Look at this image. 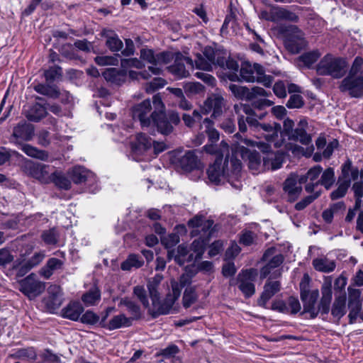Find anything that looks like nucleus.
<instances>
[{"label": "nucleus", "instance_id": "obj_17", "mask_svg": "<svg viewBox=\"0 0 363 363\" xmlns=\"http://www.w3.org/2000/svg\"><path fill=\"white\" fill-rule=\"evenodd\" d=\"M299 177L290 174L283 183V191L286 195L287 201L292 203L298 199L302 192L301 184L298 182Z\"/></svg>", "mask_w": 363, "mask_h": 363}, {"label": "nucleus", "instance_id": "obj_58", "mask_svg": "<svg viewBox=\"0 0 363 363\" xmlns=\"http://www.w3.org/2000/svg\"><path fill=\"white\" fill-rule=\"evenodd\" d=\"M188 252L186 246L180 245L177 247V254L176 255H174V250L168 251V259H172L174 257V260L182 265L184 263V259H182V257H184L188 254Z\"/></svg>", "mask_w": 363, "mask_h": 363}, {"label": "nucleus", "instance_id": "obj_41", "mask_svg": "<svg viewBox=\"0 0 363 363\" xmlns=\"http://www.w3.org/2000/svg\"><path fill=\"white\" fill-rule=\"evenodd\" d=\"M47 116L46 108L41 104L36 103L33 105L26 112V118L33 122H38Z\"/></svg>", "mask_w": 363, "mask_h": 363}, {"label": "nucleus", "instance_id": "obj_5", "mask_svg": "<svg viewBox=\"0 0 363 363\" xmlns=\"http://www.w3.org/2000/svg\"><path fill=\"white\" fill-rule=\"evenodd\" d=\"M286 39L284 44L286 49L292 54L298 53L306 45L302 31L296 26H282L279 28Z\"/></svg>", "mask_w": 363, "mask_h": 363}, {"label": "nucleus", "instance_id": "obj_18", "mask_svg": "<svg viewBox=\"0 0 363 363\" xmlns=\"http://www.w3.org/2000/svg\"><path fill=\"white\" fill-rule=\"evenodd\" d=\"M48 295L43 299L47 309L54 313L58 309L63 302L62 294L60 286L51 285L48 289Z\"/></svg>", "mask_w": 363, "mask_h": 363}, {"label": "nucleus", "instance_id": "obj_63", "mask_svg": "<svg viewBox=\"0 0 363 363\" xmlns=\"http://www.w3.org/2000/svg\"><path fill=\"white\" fill-rule=\"evenodd\" d=\"M179 352V347L175 345H170L164 349L161 350L155 356H162L164 359L174 357Z\"/></svg>", "mask_w": 363, "mask_h": 363}, {"label": "nucleus", "instance_id": "obj_57", "mask_svg": "<svg viewBox=\"0 0 363 363\" xmlns=\"http://www.w3.org/2000/svg\"><path fill=\"white\" fill-rule=\"evenodd\" d=\"M352 190L354 192V196L355 198V204L354 209L358 210L362 205V197H363V182L362 181H356L354 182L352 186Z\"/></svg>", "mask_w": 363, "mask_h": 363}, {"label": "nucleus", "instance_id": "obj_59", "mask_svg": "<svg viewBox=\"0 0 363 363\" xmlns=\"http://www.w3.org/2000/svg\"><path fill=\"white\" fill-rule=\"evenodd\" d=\"M320 196V191H315L313 194L309 195L303 198L300 201L295 204V209L297 211H302L313 201L318 199Z\"/></svg>", "mask_w": 363, "mask_h": 363}, {"label": "nucleus", "instance_id": "obj_48", "mask_svg": "<svg viewBox=\"0 0 363 363\" xmlns=\"http://www.w3.org/2000/svg\"><path fill=\"white\" fill-rule=\"evenodd\" d=\"M335 182V177L334 169L332 167H328L323 172L320 179L316 181L315 184H320L326 189H330Z\"/></svg>", "mask_w": 363, "mask_h": 363}, {"label": "nucleus", "instance_id": "obj_1", "mask_svg": "<svg viewBox=\"0 0 363 363\" xmlns=\"http://www.w3.org/2000/svg\"><path fill=\"white\" fill-rule=\"evenodd\" d=\"M242 163L240 160L234 156H226L223 160V156H218L211 165L207 169L209 181L216 184H221L227 181L236 189L242 188L240 182Z\"/></svg>", "mask_w": 363, "mask_h": 363}, {"label": "nucleus", "instance_id": "obj_27", "mask_svg": "<svg viewBox=\"0 0 363 363\" xmlns=\"http://www.w3.org/2000/svg\"><path fill=\"white\" fill-rule=\"evenodd\" d=\"M191 277L187 274L181 275L179 281L172 280L171 286L172 293L169 294L171 296V301H172V306L175 301L179 298L181 295L182 289L184 287L191 286Z\"/></svg>", "mask_w": 363, "mask_h": 363}, {"label": "nucleus", "instance_id": "obj_4", "mask_svg": "<svg viewBox=\"0 0 363 363\" xmlns=\"http://www.w3.org/2000/svg\"><path fill=\"white\" fill-rule=\"evenodd\" d=\"M203 54L204 57L201 54L196 55L195 59L196 69L211 71L213 65H218L221 68L224 67L225 52L223 50L207 46L204 48Z\"/></svg>", "mask_w": 363, "mask_h": 363}, {"label": "nucleus", "instance_id": "obj_11", "mask_svg": "<svg viewBox=\"0 0 363 363\" xmlns=\"http://www.w3.org/2000/svg\"><path fill=\"white\" fill-rule=\"evenodd\" d=\"M340 89L347 92L352 97L363 96V76L348 75L342 81Z\"/></svg>", "mask_w": 363, "mask_h": 363}, {"label": "nucleus", "instance_id": "obj_31", "mask_svg": "<svg viewBox=\"0 0 363 363\" xmlns=\"http://www.w3.org/2000/svg\"><path fill=\"white\" fill-rule=\"evenodd\" d=\"M84 311V308L79 302L74 301L69 303L61 311L62 316L71 320H78L81 314Z\"/></svg>", "mask_w": 363, "mask_h": 363}, {"label": "nucleus", "instance_id": "obj_42", "mask_svg": "<svg viewBox=\"0 0 363 363\" xmlns=\"http://www.w3.org/2000/svg\"><path fill=\"white\" fill-rule=\"evenodd\" d=\"M62 354L55 353L52 350L46 348L40 352L36 363H62Z\"/></svg>", "mask_w": 363, "mask_h": 363}, {"label": "nucleus", "instance_id": "obj_22", "mask_svg": "<svg viewBox=\"0 0 363 363\" xmlns=\"http://www.w3.org/2000/svg\"><path fill=\"white\" fill-rule=\"evenodd\" d=\"M47 168L48 166L45 164L31 160L26 161L23 165V170L27 175L40 181H44L48 176Z\"/></svg>", "mask_w": 363, "mask_h": 363}, {"label": "nucleus", "instance_id": "obj_43", "mask_svg": "<svg viewBox=\"0 0 363 363\" xmlns=\"http://www.w3.org/2000/svg\"><path fill=\"white\" fill-rule=\"evenodd\" d=\"M347 312L346 310V296L341 295L335 297L331 309V314L340 319Z\"/></svg>", "mask_w": 363, "mask_h": 363}, {"label": "nucleus", "instance_id": "obj_61", "mask_svg": "<svg viewBox=\"0 0 363 363\" xmlns=\"http://www.w3.org/2000/svg\"><path fill=\"white\" fill-rule=\"evenodd\" d=\"M133 294L142 303L143 306L146 308H150L149 301L147 297L146 291L142 286H136L133 289Z\"/></svg>", "mask_w": 363, "mask_h": 363}, {"label": "nucleus", "instance_id": "obj_47", "mask_svg": "<svg viewBox=\"0 0 363 363\" xmlns=\"http://www.w3.org/2000/svg\"><path fill=\"white\" fill-rule=\"evenodd\" d=\"M126 74V71L123 68L121 70H118L116 68H110L104 72V77L107 81L117 84L123 82Z\"/></svg>", "mask_w": 363, "mask_h": 363}, {"label": "nucleus", "instance_id": "obj_45", "mask_svg": "<svg viewBox=\"0 0 363 363\" xmlns=\"http://www.w3.org/2000/svg\"><path fill=\"white\" fill-rule=\"evenodd\" d=\"M12 357L16 359H26L35 362L38 360V354L34 347L18 349Z\"/></svg>", "mask_w": 363, "mask_h": 363}, {"label": "nucleus", "instance_id": "obj_34", "mask_svg": "<svg viewBox=\"0 0 363 363\" xmlns=\"http://www.w3.org/2000/svg\"><path fill=\"white\" fill-rule=\"evenodd\" d=\"M174 59L173 54L170 52H162L157 53L155 67H149L148 70L152 74L159 75L162 72L161 66L167 65Z\"/></svg>", "mask_w": 363, "mask_h": 363}, {"label": "nucleus", "instance_id": "obj_9", "mask_svg": "<svg viewBox=\"0 0 363 363\" xmlns=\"http://www.w3.org/2000/svg\"><path fill=\"white\" fill-rule=\"evenodd\" d=\"M257 273L254 269L242 270L237 276L236 281L230 280V285L238 284V289L241 291L245 298H250L255 293V281Z\"/></svg>", "mask_w": 363, "mask_h": 363}, {"label": "nucleus", "instance_id": "obj_53", "mask_svg": "<svg viewBox=\"0 0 363 363\" xmlns=\"http://www.w3.org/2000/svg\"><path fill=\"white\" fill-rule=\"evenodd\" d=\"M198 299V294L196 292L195 286H189L185 288L182 303L185 308H189L192 304L196 302Z\"/></svg>", "mask_w": 363, "mask_h": 363}, {"label": "nucleus", "instance_id": "obj_56", "mask_svg": "<svg viewBox=\"0 0 363 363\" xmlns=\"http://www.w3.org/2000/svg\"><path fill=\"white\" fill-rule=\"evenodd\" d=\"M101 298V293L99 289L92 288L86 293H85L82 297V301L86 306L95 305L97 302L99 301Z\"/></svg>", "mask_w": 363, "mask_h": 363}, {"label": "nucleus", "instance_id": "obj_23", "mask_svg": "<svg viewBox=\"0 0 363 363\" xmlns=\"http://www.w3.org/2000/svg\"><path fill=\"white\" fill-rule=\"evenodd\" d=\"M233 109L238 116H240L242 113L243 115H247L245 121L251 127H259L261 123H259L257 118L262 119L264 116V114H261L258 116L250 106L242 103L235 104Z\"/></svg>", "mask_w": 363, "mask_h": 363}, {"label": "nucleus", "instance_id": "obj_20", "mask_svg": "<svg viewBox=\"0 0 363 363\" xmlns=\"http://www.w3.org/2000/svg\"><path fill=\"white\" fill-rule=\"evenodd\" d=\"M323 171V168L320 165H315L311 168L306 174L299 177L298 182L300 184L307 183L305 186V190L308 193H313L314 189L318 184L316 181Z\"/></svg>", "mask_w": 363, "mask_h": 363}, {"label": "nucleus", "instance_id": "obj_50", "mask_svg": "<svg viewBox=\"0 0 363 363\" xmlns=\"http://www.w3.org/2000/svg\"><path fill=\"white\" fill-rule=\"evenodd\" d=\"M144 264V261L135 254L130 255L128 258L121 263V268L124 271H129L133 267L140 268Z\"/></svg>", "mask_w": 363, "mask_h": 363}, {"label": "nucleus", "instance_id": "obj_6", "mask_svg": "<svg viewBox=\"0 0 363 363\" xmlns=\"http://www.w3.org/2000/svg\"><path fill=\"white\" fill-rule=\"evenodd\" d=\"M342 174L344 181L340 182L338 187L331 192L332 200H337L345 196L351 184V180L355 181L359 177V169L352 166V162L347 160L342 166Z\"/></svg>", "mask_w": 363, "mask_h": 363}, {"label": "nucleus", "instance_id": "obj_29", "mask_svg": "<svg viewBox=\"0 0 363 363\" xmlns=\"http://www.w3.org/2000/svg\"><path fill=\"white\" fill-rule=\"evenodd\" d=\"M271 14L272 22H278L284 20L291 22H297L298 21V16L295 13L279 6H271Z\"/></svg>", "mask_w": 363, "mask_h": 363}, {"label": "nucleus", "instance_id": "obj_12", "mask_svg": "<svg viewBox=\"0 0 363 363\" xmlns=\"http://www.w3.org/2000/svg\"><path fill=\"white\" fill-rule=\"evenodd\" d=\"M33 135V125L26 121H21L13 127L9 140L11 143L20 146L24 142L30 140Z\"/></svg>", "mask_w": 363, "mask_h": 363}, {"label": "nucleus", "instance_id": "obj_60", "mask_svg": "<svg viewBox=\"0 0 363 363\" xmlns=\"http://www.w3.org/2000/svg\"><path fill=\"white\" fill-rule=\"evenodd\" d=\"M119 57V55L116 56H97L95 58V62L100 66L118 65Z\"/></svg>", "mask_w": 363, "mask_h": 363}, {"label": "nucleus", "instance_id": "obj_49", "mask_svg": "<svg viewBox=\"0 0 363 363\" xmlns=\"http://www.w3.org/2000/svg\"><path fill=\"white\" fill-rule=\"evenodd\" d=\"M240 77L242 81L246 82H254L256 80V75L253 65L248 62H242L240 70Z\"/></svg>", "mask_w": 363, "mask_h": 363}, {"label": "nucleus", "instance_id": "obj_33", "mask_svg": "<svg viewBox=\"0 0 363 363\" xmlns=\"http://www.w3.org/2000/svg\"><path fill=\"white\" fill-rule=\"evenodd\" d=\"M63 262L57 258H50L45 265L43 267L39 274L45 279H49L54 273L55 271L62 269Z\"/></svg>", "mask_w": 363, "mask_h": 363}, {"label": "nucleus", "instance_id": "obj_21", "mask_svg": "<svg viewBox=\"0 0 363 363\" xmlns=\"http://www.w3.org/2000/svg\"><path fill=\"white\" fill-rule=\"evenodd\" d=\"M318 296V290L313 291L301 290V299L303 303L304 312L309 313L312 318H315L318 314V311L315 307Z\"/></svg>", "mask_w": 363, "mask_h": 363}, {"label": "nucleus", "instance_id": "obj_15", "mask_svg": "<svg viewBox=\"0 0 363 363\" xmlns=\"http://www.w3.org/2000/svg\"><path fill=\"white\" fill-rule=\"evenodd\" d=\"M275 247H270L267 249L263 255L262 259L268 262L265 266L261 269V278L267 277L271 271L281 265L284 257L281 254H277Z\"/></svg>", "mask_w": 363, "mask_h": 363}, {"label": "nucleus", "instance_id": "obj_8", "mask_svg": "<svg viewBox=\"0 0 363 363\" xmlns=\"http://www.w3.org/2000/svg\"><path fill=\"white\" fill-rule=\"evenodd\" d=\"M19 290L30 300L35 299L45 289V283L41 281L37 274L31 273L18 282Z\"/></svg>", "mask_w": 363, "mask_h": 363}, {"label": "nucleus", "instance_id": "obj_24", "mask_svg": "<svg viewBox=\"0 0 363 363\" xmlns=\"http://www.w3.org/2000/svg\"><path fill=\"white\" fill-rule=\"evenodd\" d=\"M281 289V284L279 281L268 280L264 286L262 293L257 300L258 306L264 308H267V302Z\"/></svg>", "mask_w": 363, "mask_h": 363}, {"label": "nucleus", "instance_id": "obj_28", "mask_svg": "<svg viewBox=\"0 0 363 363\" xmlns=\"http://www.w3.org/2000/svg\"><path fill=\"white\" fill-rule=\"evenodd\" d=\"M260 128L264 131V137L268 143H274L275 147H280L283 144V140L277 141L279 133H281V127L278 123H274V125L270 124L263 123L260 124Z\"/></svg>", "mask_w": 363, "mask_h": 363}, {"label": "nucleus", "instance_id": "obj_35", "mask_svg": "<svg viewBox=\"0 0 363 363\" xmlns=\"http://www.w3.org/2000/svg\"><path fill=\"white\" fill-rule=\"evenodd\" d=\"M200 130H203L208 138L211 143H216L218 141L220 135L214 127V123L208 118H206L200 124Z\"/></svg>", "mask_w": 363, "mask_h": 363}, {"label": "nucleus", "instance_id": "obj_32", "mask_svg": "<svg viewBox=\"0 0 363 363\" xmlns=\"http://www.w3.org/2000/svg\"><path fill=\"white\" fill-rule=\"evenodd\" d=\"M242 157L248 161V167L253 171V174H257L261 164V157L256 151H250L246 148L242 149Z\"/></svg>", "mask_w": 363, "mask_h": 363}, {"label": "nucleus", "instance_id": "obj_54", "mask_svg": "<svg viewBox=\"0 0 363 363\" xmlns=\"http://www.w3.org/2000/svg\"><path fill=\"white\" fill-rule=\"evenodd\" d=\"M228 89L237 99L250 100V89L247 87L230 84Z\"/></svg>", "mask_w": 363, "mask_h": 363}, {"label": "nucleus", "instance_id": "obj_14", "mask_svg": "<svg viewBox=\"0 0 363 363\" xmlns=\"http://www.w3.org/2000/svg\"><path fill=\"white\" fill-rule=\"evenodd\" d=\"M151 109V103L148 99L135 105L132 109L133 119L138 120L143 128L150 126L152 121Z\"/></svg>", "mask_w": 363, "mask_h": 363}, {"label": "nucleus", "instance_id": "obj_2", "mask_svg": "<svg viewBox=\"0 0 363 363\" xmlns=\"http://www.w3.org/2000/svg\"><path fill=\"white\" fill-rule=\"evenodd\" d=\"M162 279L163 276L157 274L154 277L150 279L147 282V289L152 301V308H150V313L154 318L160 315L168 314L172 308V301L169 294L167 295L163 301L160 300L158 288Z\"/></svg>", "mask_w": 363, "mask_h": 363}, {"label": "nucleus", "instance_id": "obj_51", "mask_svg": "<svg viewBox=\"0 0 363 363\" xmlns=\"http://www.w3.org/2000/svg\"><path fill=\"white\" fill-rule=\"evenodd\" d=\"M60 233L56 228L45 230L42 232L40 238L47 245H55L58 242Z\"/></svg>", "mask_w": 363, "mask_h": 363}, {"label": "nucleus", "instance_id": "obj_13", "mask_svg": "<svg viewBox=\"0 0 363 363\" xmlns=\"http://www.w3.org/2000/svg\"><path fill=\"white\" fill-rule=\"evenodd\" d=\"M225 107V102L223 96L213 94L208 97L202 106L204 115L212 111L211 118H216L222 115Z\"/></svg>", "mask_w": 363, "mask_h": 363}, {"label": "nucleus", "instance_id": "obj_62", "mask_svg": "<svg viewBox=\"0 0 363 363\" xmlns=\"http://www.w3.org/2000/svg\"><path fill=\"white\" fill-rule=\"evenodd\" d=\"M121 65L126 72L128 69L132 67L142 69L144 66L143 62L137 58L121 59Z\"/></svg>", "mask_w": 363, "mask_h": 363}, {"label": "nucleus", "instance_id": "obj_16", "mask_svg": "<svg viewBox=\"0 0 363 363\" xmlns=\"http://www.w3.org/2000/svg\"><path fill=\"white\" fill-rule=\"evenodd\" d=\"M152 144L154 145L155 149L157 152H162L164 150V145L162 144L161 145V147H157L160 145L159 143H156L144 133L137 134L135 136V140L131 142L130 145L133 152L136 155H141L150 149Z\"/></svg>", "mask_w": 363, "mask_h": 363}, {"label": "nucleus", "instance_id": "obj_30", "mask_svg": "<svg viewBox=\"0 0 363 363\" xmlns=\"http://www.w3.org/2000/svg\"><path fill=\"white\" fill-rule=\"evenodd\" d=\"M263 167L267 170H276L281 168L284 155L282 153L277 152H269L263 157Z\"/></svg>", "mask_w": 363, "mask_h": 363}, {"label": "nucleus", "instance_id": "obj_38", "mask_svg": "<svg viewBox=\"0 0 363 363\" xmlns=\"http://www.w3.org/2000/svg\"><path fill=\"white\" fill-rule=\"evenodd\" d=\"M103 35L106 38V45L111 52H118L122 50L123 43L113 31L104 30Z\"/></svg>", "mask_w": 363, "mask_h": 363}, {"label": "nucleus", "instance_id": "obj_55", "mask_svg": "<svg viewBox=\"0 0 363 363\" xmlns=\"http://www.w3.org/2000/svg\"><path fill=\"white\" fill-rule=\"evenodd\" d=\"M52 182L58 188L67 190L71 188L70 180L61 172H55L51 175Z\"/></svg>", "mask_w": 363, "mask_h": 363}, {"label": "nucleus", "instance_id": "obj_40", "mask_svg": "<svg viewBox=\"0 0 363 363\" xmlns=\"http://www.w3.org/2000/svg\"><path fill=\"white\" fill-rule=\"evenodd\" d=\"M118 306H125L126 307L127 311H128L130 317H128V318H132V321L133 320H138L141 316L140 308V306L131 301L129 298L125 297L120 299V302L118 303Z\"/></svg>", "mask_w": 363, "mask_h": 363}, {"label": "nucleus", "instance_id": "obj_26", "mask_svg": "<svg viewBox=\"0 0 363 363\" xmlns=\"http://www.w3.org/2000/svg\"><path fill=\"white\" fill-rule=\"evenodd\" d=\"M348 308L350 309L349 318H356L362 308L360 300L361 291L359 289L348 288Z\"/></svg>", "mask_w": 363, "mask_h": 363}, {"label": "nucleus", "instance_id": "obj_37", "mask_svg": "<svg viewBox=\"0 0 363 363\" xmlns=\"http://www.w3.org/2000/svg\"><path fill=\"white\" fill-rule=\"evenodd\" d=\"M69 176L75 184H81L87 181L88 179L93 177V173L86 168L78 166L72 168L69 172Z\"/></svg>", "mask_w": 363, "mask_h": 363}, {"label": "nucleus", "instance_id": "obj_25", "mask_svg": "<svg viewBox=\"0 0 363 363\" xmlns=\"http://www.w3.org/2000/svg\"><path fill=\"white\" fill-rule=\"evenodd\" d=\"M307 128L308 122L306 120H301L292 134L290 135L289 139L298 141L304 145H310L312 139L311 135L307 133Z\"/></svg>", "mask_w": 363, "mask_h": 363}, {"label": "nucleus", "instance_id": "obj_3", "mask_svg": "<svg viewBox=\"0 0 363 363\" xmlns=\"http://www.w3.org/2000/svg\"><path fill=\"white\" fill-rule=\"evenodd\" d=\"M347 62L342 57L331 54L325 55L316 66V72L320 75L341 78L346 72Z\"/></svg>", "mask_w": 363, "mask_h": 363}, {"label": "nucleus", "instance_id": "obj_7", "mask_svg": "<svg viewBox=\"0 0 363 363\" xmlns=\"http://www.w3.org/2000/svg\"><path fill=\"white\" fill-rule=\"evenodd\" d=\"M153 123L157 128V130L163 135L170 134L174 129V125L180 123V117L178 113L174 111L169 112L167 114L164 112L157 113L153 111L151 113Z\"/></svg>", "mask_w": 363, "mask_h": 363}, {"label": "nucleus", "instance_id": "obj_44", "mask_svg": "<svg viewBox=\"0 0 363 363\" xmlns=\"http://www.w3.org/2000/svg\"><path fill=\"white\" fill-rule=\"evenodd\" d=\"M21 146V150L29 157H34L43 161H47L49 157L48 152L45 150H38V148L29 145L22 144Z\"/></svg>", "mask_w": 363, "mask_h": 363}, {"label": "nucleus", "instance_id": "obj_46", "mask_svg": "<svg viewBox=\"0 0 363 363\" xmlns=\"http://www.w3.org/2000/svg\"><path fill=\"white\" fill-rule=\"evenodd\" d=\"M321 56V53L318 50L306 52L298 57V61L303 63L306 67L311 68L312 65L317 62Z\"/></svg>", "mask_w": 363, "mask_h": 363}, {"label": "nucleus", "instance_id": "obj_19", "mask_svg": "<svg viewBox=\"0 0 363 363\" xmlns=\"http://www.w3.org/2000/svg\"><path fill=\"white\" fill-rule=\"evenodd\" d=\"M175 164L178 168L184 172H190L199 168L200 161L194 151L189 150L180 157H178Z\"/></svg>", "mask_w": 363, "mask_h": 363}, {"label": "nucleus", "instance_id": "obj_10", "mask_svg": "<svg viewBox=\"0 0 363 363\" xmlns=\"http://www.w3.org/2000/svg\"><path fill=\"white\" fill-rule=\"evenodd\" d=\"M195 62L189 57L177 52L174 55V64L168 67L169 71L177 78H185L189 75V69L194 67Z\"/></svg>", "mask_w": 363, "mask_h": 363}, {"label": "nucleus", "instance_id": "obj_52", "mask_svg": "<svg viewBox=\"0 0 363 363\" xmlns=\"http://www.w3.org/2000/svg\"><path fill=\"white\" fill-rule=\"evenodd\" d=\"M34 90L40 94L55 99L59 98L60 95L59 90L55 86L38 84L34 86Z\"/></svg>", "mask_w": 363, "mask_h": 363}, {"label": "nucleus", "instance_id": "obj_39", "mask_svg": "<svg viewBox=\"0 0 363 363\" xmlns=\"http://www.w3.org/2000/svg\"><path fill=\"white\" fill-rule=\"evenodd\" d=\"M132 323V318H128L125 314L121 313L114 315L107 323L106 328L113 330L121 328L130 327Z\"/></svg>", "mask_w": 363, "mask_h": 363}, {"label": "nucleus", "instance_id": "obj_64", "mask_svg": "<svg viewBox=\"0 0 363 363\" xmlns=\"http://www.w3.org/2000/svg\"><path fill=\"white\" fill-rule=\"evenodd\" d=\"M62 74V68L59 66H54L45 70L44 76L47 82H52L55 79L61 77Z\"/></svg>", "mask_w": 363, "mask_h": 363}, {"label": "nucleus", "instance_id": "obj_36", "mask_svg": "<svg viewBox=\"0 0 363 363\" xmlns=\"http://www.w3.org/2000/svg\"><path fill=\"white\" fill-rule=\"evenodd\" d=\"M312 264L315 270L324 273L332 272L336 267L335 262L326 257L315 258L313 260Z\"/></svg>", "mask_w": 363, "mask_h": 363}]
</instances>
